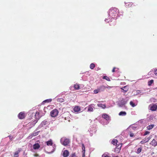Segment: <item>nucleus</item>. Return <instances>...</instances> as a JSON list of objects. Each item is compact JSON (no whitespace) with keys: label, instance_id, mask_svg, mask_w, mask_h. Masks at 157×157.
<instances>
[{"label":"nucleus","instance_id":"obj_1","mask_svg":"<svg viewBox=\"0 0 157 157\" xmlns=\"http://www.w3.org/2000/svg\"><path fill=\"white\" fill-rule=\"evenodd\" d=\"M119 13V10L115 7L111 8L109 11V15L113 18H116Z\"/></svg>","mask_w":157,"mask_h":157},{"label":"nucleus","instance_id":"obj_2","mask_svg":"<svg viewBox=\"0 0 157 157\" xmlns=\"http://www.w3.org/2000/svg\"><path fill=\"white\" fill-rule=\"evenodd\" d=\"M129 98L127 97L124 98H123L120 100L118 104L119 106L123 107L125 105L129 100Z\"/></svg>","mask_w":157,"mask_h":157},{"label":"nucleus","instance_id":"obj_3","mask_svg":"<svg viewBox=\"0 0 157 157\" xmlns=\"http://www.w3.org/2000/svg\"><path fill=\"white\" fill-rule=\"evenodd\" d=\"M42 127V125H40L36 129V130L32 133L30 136H29L28 138L29 139H31L33 136H35L37 135L39 132L40 131H36L40 128Z\"/></svg>","mask_w":157,"mask_h":157},{"label":"nucleus","instance_id":"obj_4","mask_svg":"<svg viewBox=\"0 0 157 157\" xmlns=\"http://www.w3.org/2000/svg\"><path fill=\"white\" fill-rule=\"evenodd\" d=\"M60 142L62 144L66 146L69 144L70 141L68 139L65 137H63L61 139Z\"/></svg>","mask_w":157,"mask_h":157},{"label":"nucleus","instance_id":"obj_5","mask_svg":"<svg viewBox=\"0 0 157 157\" xmlns=\"http://www.w3.org/2000/svg\"><path fill=\"white\" fill-rule=\"evenodd\" d=\"M58 113V110L56 109H54L51 112L50 114L52 117H55L57 116Z\"/></svg>","mask_w":157,"mask_h":157},{"label":"nucleus","instance_id":"obj_6","mask_svg":"<svg viewBox=\"0 0 157 157\" xmlns=\"http://www.w3.org/2000/svg\"><path fill=\"white\" fill-rule=\"evenodd\" d=\"M149 108L151 111H155L157 109V105L156 104H152L149 105Z\"/></svg>","mask_w":157,"mask_h":157},{"label":"nucleus","instance_id":"obj_7","mask_svg":"<svg viewBox=\"0 0 157 157\" xmlns=\"http://www.w3.org/2000/svg\"><path fill=\"white\" fill-rule=\"evenodd\" d=\"M26 116V114L24 112H21L18 114V117L20 119H23Z\"/></svg>","mask_w":157,"mask_h":157},{"label":"nucleus","instance_id":"obj_8","mask_svg":"<svg viewBox=\"0 0 157 157\" xmlns=\"http://www.w3.org/2000/svg\"><path fill=\"white\" fill-rule=\"evenodd\" d=\"M102 117L107 121L106 123V124L108 123V121L109 120V117L108 115L106 114H103L102 115Z\"/></svg>","mask_w":157,"mask_h":157},{"label":"nucleus","instance_id":"obj_9","mask_svg":"<svg viewBox=\"0 0 157 157\" xmlns=\"http://www.w3.org/2000/svg\"><path fill=\"white\" fill-rule=\"evenodd\" d=\"M94 105H89L88 107V111L92 112H93L94 110Z\"/></svg>","mask_w":157,"mask_h":157},{"label":"nucleus","instance_id":"obj_10","mask_svg":"<svg viewBox=\"0 0 157 157\" xmlns=\"http://www.w3.org/2000/svg\"><path fill=\"white\" fill-rule=\"evenodd\" d=\"M21 150L22 149L21 148H18L17 151L15 152L14 154V157H18V154Z\"/></svg>","mask_w":157,"mask_h":157},{"label":"nucleus","instance_id":"obj_11","mask_svg":"<svg viewBox=\"0 0 157 157\" xmlns=\"http://www.w3.org/2000/svg\"><path fill=\"white\" fill-rule=\"evenodd\" d=\"M69 155V152L67 150L64 151L63 153V155L64 157H67Z\"/></svg>","mask_w":157,"mask_h":157},{"label":"nucleus","instance_id":"obj_12","mask_svg":"<svg viewBox=\"0 0 157 157\" xmlns=\"http://www.w3.org/2000/svg\"><path fill=\"white\" fill-rule=\"evenodd\" d=\"M74 110L75 112L78 113L80 111V108L78 106H75L74 108Z\"/></svg>","mask_w":157,"mask_h":157},{"label":"nucleus","instance_id":"obj_13","mask_svg":"<svg viewBox=\"0 0 157 157\" xmlns=\"http://www.w3.org/2000/svg\"><path fill=\"white\" fill-rule=\"evenodd\" d=\"M33 148L34 149H38L40 147V145L38 143H36L33 145Z\"/></svg>","mask_w":157,"mask_h":157},{"label":"nucleus","instance_id":"obj_14","mask_svg":"<svg viewBox=\"0 0 157 157\" xmlns=\"http://www.w3.org/2000/svg\"><path fill=\"white\" fill-rule=\"evenodd\" d=\"M150 144L152 146L155 147L157 145V142L155 139H153L150 143Z\"/></svg>","mask_w":157,"mask_h":157},{"label":"nucleus","instance_id":"obj_15","mask_svg":"<svg viewBox=\"0 0 157 157\" xmlns=\"http://www.w3.org/2000/svg\"><path fill=\"white\" fill-rule=\"evenodd\" d=\"M105 88H106V87L104 86H101L98 88L100 92L104 91Z\"/></svg>","mask_w":157,"mask_h":157},{"label":"nucleus","instance_id":"obj_16","mask_svg":"<svg viewBox=\"0 0 157 157\" xmlns=\"http://www.w3.org/2000/svg\"><path fill=\"white\" fill-rule=\"evenodd\" d=\"M128 87L127 86H124L121 88V89L124 90V92H126L128 90Z\"/></svg>","mask_w":157,"mask_h":157},{"label":"nucleus","instance_id":"obj_17","mask_svg":"<svg viewBox=\"0 0 157 157\" xmlns=\"http://www.w3.org/2000/svg\"><path fill=\"white\" fill-rule=\"evenodd\" d=\"M97 105L98 106L101 107L103 109H105L106 107V106L105 105L101 104H98Z\"/></svg>","mask_w":157,"mask_h":157},{"label":"nucleus","instance_id":"obj_18","mask_svg":"<svg viewBox=\"0 0 157 157\" xmlns=\"http://www.w3.org/2000/svg\"><path fill=\"white\" fill-rule=\"evenodd\" d=\"M126 113L124 111H121L119 114V115L120 116H125L126 115Z\"/></svg>","mask_w":157,"mask_h":157},{"label":"nucleus","instance_id":"obj_19","mask_svg":"<svg viewBox=\"0 0 157 157\" xmlns=\"http://www.w3.org/2000/svg\"><path fill=\"white\" fill-rule=\"evenodd\" d=\"M46 144L48 146H51L52 145V142L51 140H49L46 142Z\"/></svg>","mask_w":157,"mask_h":157},{"label":"nucleus","instance_id":"obj_20","mask_svg":"<svg viewBox=\"0 0 157 157\" xmlns=\"http://www.w3.org/2000/svg\"><path fill=\"white\" fill-rule=\"evenodd\" d=\"M75 88L76 90H79L80 89V86L78 84H76L74 85Z\"/></svg>","mask_w":157,"mask_h":157},{"label":"nucleus","instance_id":"obj_21","mask_svg":"<svg viewBox=\"0 0 157 157\" xmlns=\"http://www.w3.org/2000/svg\"><path fill=\"white\" fill-rule=\"evenodd\" d=\"M154 124H151V125L148 126L147 127V128L148 130H150V129H152L154 127Z\"/></svg>","mask_w":157,"mask_h":157},{"label":"nucleus","instance_id":"obj_22","mask_svg":"<svg viewBox=\"0 0 157 157\" xmlns=\"http://www.w3.org/2000/svg\"><path fill=\"white\" fill-rule=\"evenodd\" d=\"M117 140H113L112 141V143L114 145H117Z\"/></svg>","mask_w":157,"mask_h":157},{"label":"nucleus","instance_id":"obj_23","mask_svg":"<svg viewBox=\"0 0 157 157\" xmlns=\"http://www.w3.org/2000/svg\"><path fill=\"white\" fill-rule=\"evenodd\" d=\"M102 78L103 79H106V80L108 81H110V78L107 77V76H103V77H102Z\"/></svg>","mask_w":157,"mask_h":157},{"label":"nucleus","instance_id":"obj_24","mask_svg":"<svg viewBox=\"0 0 157 157\" xmlns=\"http://www.w3.org/2000/svg\"><path fill=\"white\" fill-rule=\"evenodd\" d=\"M154 80H151L149 81L148 82V84L149 86H150L153 83Z\"/></svg>","mask_w":157,"mask_h":157},{"label":"nucleus","instance_id":"obj_25","mask_svg":"<svg viewBox=\"0 0 157 157\" xmlns=\"http://www.w3.org/2000/svg\"><path fill=\"white\" fill-rule=\"evenodd\" d=\"M131 128H132V129L133 130H135L137 129V127H136L135 125H132L131 127Z\"/></svg>","mask_w":157,"mask_h":157},{"label":"nucleus","instance_id":"obj_26","mask_svg":"<svg viewBox=\"0 0 157 157\" xmlns=\"http://www.w3.org/2000/svg\"><path fill=\"white\" fill-rule=\"evenodd\" d=\"M52 99H49L47 100H45V101H43V102H49L52 101Z\"/></svg>","mask_w":157,"mask_h":157},{"label":"nucleus","instance_id":"obj_27","mask_svg":"<svg viewBox=\"0 0 157 157\" xmlns=\"http://www.w3.org/2000/svg\"><path fill=\"white\" fill-rule=\"evenodd\" d=\"M126 4L127 6H128V7H131L132 6V3L128 2L126 3Z\"/></svg>","mask_w":157,"mask_h":157},{"label":"nucleus","instance_id":"obj_28","mask_svg":"<svg viewBox=\"0 0 157 157\" xmlns=\"http://www.w3.org/2000/svg\"><path fill=\"white\" fill-rule=\"evenodd\" d=\"M57 101L58 102H62L64 101V100L63 98H60L58 99Z\"/></svg>","mask_w":157,"mask_h":157},{"label":"nucleus","instance_id":"obj_29","mask_svg":"<svg viewBox=\"0 0 157 157\" xmlns=\"http://www.w3.org/2000/svg\"><path fill=\"white\" fill-rule=\"evenodd\" d=\"M142 150V148L141 147H140L137 150V151H136V153L138 154L140 153L141 152Z\"/></svg>","mask_w":157,"mask_h":157},{"label":"nucleus","instance_id":"obj_30","mask_svg":"<svg viewBox=\"0 0 157 157\" xmlns=\"http://www.w3.org/2000/svg\"><path fill=\"white\" fill-rule=\"evenodd\" d=\"M95 65L94 63H91L90 65V69H94L95 67Z\"/></svg>","mask_w":157,"mask_h":157},{"label":"nucleus","instance_id":"obj_31","mask_svg":"<svg viewBox=\"0 0 157 157\" xmlns=\"http://www.w3.org/2000/svg\"><path fill=\"white\" fill-rule=\"evenodd\" d=\"M100 92V91L98 88L97 89L95 90L94 91V94H97Z\"/></svg>","mask_w":157,"mask_h":157},{"label":"nucleus","instance_id":"obj_32","mask_svg":"<svg viewBox=\"0 0 157 157\" xmlns=\"http://www.w3.org/2000/svg\"><path fill=\"white\" fill-rule=\"evenodd\" d=\"M130 105L133 107H134L136 106L135 105L132 101H131L130 103Z\"/></svg>","mask_w":157,"mask_h":157},{"label":"nucleus","instance_id":"obj_33","mask_svg":"<svg viewBox=\"0 0 157 157\" xmlns=\"http://www.w3.org/2000/svg\"><path fill=\"white\" fill-rule=\"evenodd\" d=\"M151 137L149 136V137H148V138L145 139V140H146V142H147L149 141V140L151 139Z\"/></svg>","mask_w":157,"mask_h":157},{"label":"nucleus","instance_id":"obj_34","mask_svg":"<svg viewBox=\"0 0 157 157\" xmlns=\"http://www.w3.org/2000/svg\"><path fill=\"white\" fill-rule=\"evenodd\" d=\"M70 157H76L75 153H73L70 156Z\"/></svg>","mask_w":157,"mask_h":157},{"label":"nucleus","instance_id":"obj_35","mask_svg":"<svg viewBox=\"0 0 157 157\" xmlns=\"http://www.w3.org/2000/svg\"><path fill=\"white\" fill-rule=\"evenodd\" d=\"M85 147L83 144H82V152L85 153Z\"/></svg>","mask_w":157,"mask_h":157},{"label":"nucleus","instance_id":"obj_36","mask_svg":"<svg viewBox=\"0 0 157 157\" xmlns=\"http://www.w3.org/2000/svg\"><path fill=\"white\" fill-rule=\"evenodd\" d=\"M145 143H146V142L145 140H143L140 142V143L141 144H143Z\"/></svg>","mask_w":157,"mask_h":157},{"label":"nucleus","instance_id":"obj_37","mask_svg":"<svg viewBox=\"0 0 157 157\" xmlns=\"http://www.w3.org/2000/svg\"><path fill=\"white\" fill-rule=\"evenodd\" d=\"M46 122H47V121H44L42 122L41 124H42V125H43V124L45 125V124H46Z\"/></svg>","mask_w":157,"mask_h":157},{"label":"nucleus","instance_id":"obj_38","mask_svg":"<svg viewBox=\"0 0 157 157\" xmlns=\"http://www.w3.org/2000/svg\"><path fill=\"white\" fill-rule=\"evenodd\" d=\"M149 133H150V132H149L146 131L145 132V133L144 134V135L145 136L148 134H149Z\"/></svg>","mask_w":157,"mask_h":157},{"label":"nucleus","instance_id":"obj_39","mask_svg":"<svg viewBox=\"0 0 157 157\" xmlns=\"http://www.w3.org/2000/svg\"><path fill=\"white\" fill-rule=\"evenodd\" d=\"M134 135L133 133L130 132V137H132L134 136Z\"/></svg>","mask_w":157,"mask_h":157},{"label":"nucleus","instance_id":"obj_40","mask_svg":"<svg viewBox=\"0 0 157 157\" xmlns=\"http://www.w3.org/2000/svg\"><path fill=\"white\" fill-rule=\"evenodd\" d=\"M154 72L155 74L157 75V69H155L154 71Z\"/></svg>","mask_w":157,"mask_h":157},{"label":"nucleus","instance_id":"obj_41","mask_svg":"<svg viewBox=\"0 0 157 157\" xmlns=\"http://www.w3.org/2000/svg\"><path fill=\"white\" fill-rule=\"evenodd\" d=\"M102 157H110L109 156L105 154H104L102 155Z\"/></svg>","mask_w":157,"mask_h":157},{"label":"nucleus","instance_id":"obj_42","mask_svg":"<svg viewBox=\"0 0 157 157\" xmlns=\"http://www.w3.org/2000/svg\"><path fill=\"white\" fill-rule=\"evenodd\" d=\"M136 94H140L141 93V92L140 91V90H137V91H136Z\"/></svg>","mask_w":157,"mask_h":157},{"label":"nucleus","instance_id":"obj_43","mask_svg":"<svg viewBox=\"0 0 157 157\" xmlns=\"http://www.w3.org/2000/svg\"><path fill=\"white\" fill-rule=\"evenodd\" d=\"M105 87H106V88H111V87L109 86H107Z\"/></svg>","mask_w":157,"mask_h":157},{"label":"nucleus","instance_id":"obj_44","mask_svg":"<svg viewBox=\"0 0 157 157\" xmlns=\"http://www.w3.org/2000/svg\"><path fill=\"white\" fill-rule=\"evenodd\" d=\"M82 157H85V153L82 152Z\"/></svg>","mask_w":157,"mask_h":157},{"label":"nucleus","instance_id":"obj_45","mask_svg":"<svg viewBox=\"0 0 157 157\" xmlns=\"http://www.w3.org/2000/svg\"><path fill=\"white\" fill-rule=\"evenodd\" d=\"M115 69H113L112 70V72H115Z\"/></svg>","mask_w":157,"mask_h":157},{"label":"nucleus","instance_id":"obj_46","mask_svg":"<svg viewBox=\"0 0 157 157\" xmlns=\"http://www.w3.org/2000/svg\"><path fill=\"white\" fill-rule=\"evenodd\" d=\"M53 146H54V145H53ZM55 150V148H54V149H53V151H52V152H53Z\"/></svg>","mask_w":157,"mask_h":157},{"label":"nucleus","instance_id":"obj_47","mask_svg":"<svg viewBox=\"0 0 157 157\" xmlns=\"http://www.w3.org/2000/svg\"><path fill=\"white\" fill-rule=\"evenodd\" d=\"M39 113H36V115L37 114H39Z\"/></svg>","mask_w":157,"mask_h":157},{"label":"nucleus","instance_id":"obj_48","mask_svg":"<svg viewBox=\"0 0 157 157\" xmlns=\"http://www.w3.org/2000/svg\"><path fill=\"white\" fill-rule=\"evenodd\" d=\"M9 137H10V139H11V136H9Z\"/></svg>","mask_w":157,"mask_h":157},{"label":"nucleus","instance_id":"obj_49","mask_svg":"<svg viewBox=\"0 0 157 157\" xmlns=\"http://www.w3.org/2000/svg\"><path fill=\"white\" fill-rule=\"evenodd\" d=\"M116 67H113V69H116Z\"/></svg>","mask_w":157,"mask_h":157},{"label":"nucleus","instance_id":"obj_50","mask_svg":"<svg viewBox=\"0 0 157 157\" xmlns=\"http://www.w3.org/2000/svg\"><path fill=\"white\" fill-rule=\"evenodd\" d=\"M37 122V121H36V122H35V123H36V122Z\"/></svg>","mask_w":157,"mask_h":157},{"label":"nucleus","instance_id":"obj_51","mask_svg":"<svg viewBox=\"0 0 157 157\" xmlns=\"http://www.w3.org/2000/svg\"><path fill=\"white\" fill-rule=\"evenodd\" d=\"M118 157V156H115V157Z\"/></svg>","mask_w":157,"mask_h":157}]
</instances>
